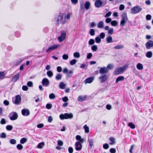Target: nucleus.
Instances as JSON below:
<instances>
[{
    "mask_svg": "<svg viewBox=\"0 0 153 153\" xmlns=\"http://www.w3.org/2000/svg\"><path fill=\"white\" fill-rule=\"evenodd\" d=\"M128 65H126L123 66L122 67H120L119 68H117L114 71V74L115 75H118L122 74L124 71L127 69Z\"/></svg>",
    "mask_w": 153,
    "mask_h": 153,
    "instance_id": "nucleus-1",
    "label": "nucleus"
},
{
    "mask_svg": "<svg viewBox=\"0 0 153 153\" xmlns=\"http://www.w3.org/2000/svg\"><path fill=\"white\" fill-rule=\"evenodd\" d=\"M73 117V115L71 113L69 114L66 113L64 114H61L59 115V118L62 120L64 119H71Z\"/></svg>",
    "mask_w": 153,
    "mask_h": 153,
    "instance_id": "nucleus-2",
    "label": "nucleus"
},
{
    "mask_svg": "<svg viewBox=\"0 0 153 153\" xmlns=\"http://www.w3.org/2000/svg\"><path fill=\"white\" fill-rule=\"evenodd\" d=\"M142 10V8L138 6H136L131 9V13L133 14H135L139 13Z\"/></svg>",
    "mask_w": 153,
    "mask_h": 153,
    "instance_id": "nucleus-3",
    "label": "nucleus"
},
{
    "mask_svg": "<svg viewBox=\"0 0 153 153\" xmlns=\"http://www.w3.org/2000/svg\"><path fill=\"white\" fill-rule=\"evenodd\" d=\"M121 16L122 20L120 23V25L121 26H123L124 25L125 23L127 22L128 19L126 13H123Z\"/></svg>",
    "mask_w": 153,
    "mask_h": 153,
    "instance_id": "nucleus-4",
    "label": "nucleus"
},
{
    "mask_svg": "<svg viewBox=\"0 0 153 153\" xmlns=\"http://www.w3.org/2000/svg\"><path fill=\"white\" fill-rule=\"evenodd\" d=\"M64 15L62 13H60L57 17V22L58 23L64 24L65 23V20H64Z\"/></svg>",
    "mask_w": 153,
    "mask_h": 153,
    "instance_id": "nucleus-5",
    "label": "nucleus"
},
{
    "mask_svg": "<svg viewBox=\"0 0 153 153\" xmlns=\"http://www.w3.org/2000/svg\"><path fill=\"white\" fill-rule=\"evenodd\" d=\"M9 117L11 120H14L17 119L18 115L16 112H12L10 114Z\"/></svg>",
    "mask_w": 153,
    "mask_h": 153,
    "instance_id": "nucleus-6",
    "label": "nucleus"
},
{
    "mask_svg": "<svg viewBox=\"0 0 153 153\" xmlns=\"http://www.w3.org/2000/svg\"><path fill=\"white\" fill-rule=\"evenodd\" d=\"M59 46V44H57L50 46L46 50V52L47 53H50L51 51L56 49Z\"/></svg>",
    "mask_w": 153,
    "mask_h": 153,
    "instance_id": "nucleus-7",
    "label": "nucleus"
},
{
    "mask_svg": "<svg viewBox=\"0 0 153 153\" xmlns=\"http://www.w3.org/2000/svg\"><path fill=\"white\" fill-rule=\"evenodd\" d=\"M21 98L20 96L19 95H17L15 96V100H13V103L16 105H19L21 101Z\"/></svg>",
    "mask_w": 153,
    "mask_h": 153,
    "instance_id": "nucleus-8",
    "label": "nucleus"
},
{
    "mask_svg": "<svg viewBox=\"0 0 153 153\" xmlns=\"http://www.w3.org/2000/svg\"><path fill=\"white\" fill-rule=\"evenodd\" d=\"M42 83L43 86L47 87L49 85L50 81L48 79L45 78L42 79Z\"/></svg>",
    "mask_w": 153,
    "mask_h": 153,
    "instance_id": "nucleus-9",
    "label": "nucleus"
},
{
    "mask_svg": "<svg viewBox=\"0 0 153 153\" xmlns=\"http://www.w3.org/2000/svg\"><path fill=\"white\" fill-rule=\"evenodd\" d=\"M145 46L146 48L147 49H149L153 48V41L149 40L145 44Z\"/></svg>",
    "mask_w": 153,
    "mask_h": 153,
    "instance_id": "nucleus-10",
    "label": "nucleus"
},
{
    "mask_svg": "<svg viewBox=\"0 0 153 153\" xmlns=\"http://www.w3.org/2000/svg\"><path fill=\"white\" fill-rule=\"evenodd\" d=\"M105 4H103V2L100 0H97L95 3V6L97 8H99L103 6Z\"/></svg>",
    "mask_w": 153,
    "mask_h": 153,
    "instance_id": "nucleus-11",
    "label": "nucleus"
},
{
    "mask_svg": "<svg viewBox=\"0 0 153 153\" xmlns=\"http://www.w3.org/2000/svg\"><path fill=\"white\" fill-rule=\"evenodd\" d=\"M99 78L100 82L102 83H103L107 79V76L105 74H103L100 76Z\"/></svg>",
    "mask_w": 153,
    "mask_h": 153,
    "instance_id": "nucleus-12",
    "label": "nucleus"
},
{
    "mask_svg": "<svg viewBox=\"0 0 153 153\" xmlns=\"http://www.w3.org/2000/svg\"><path fill=\"white\" fill-rule=\"evenodd\" d=\"M75 149L77 151L81 150L82 148V144L79 143V142H76L75 143Z\"/></svg>",
    "mask_w": 153,
    "mask_h": 153,
    "instance_id": "nucleus-13",
    "label": "nucleus"
},
{
    "mask_svg": "<svg viewBox=\"0 0 153 153\" xmlns=\"http://www.w3.org/2000/svg\"><path fill=\"white\" fill-rule=\"evenodd\" d=\"M108 72V69L106 67H104L100 68L99 71V72L101 74L107 73Z\"/></svg>",
    "mask_w": 153,
    "mask_h": 153,
    "instance_id": "nucleus-14",
    "label": "nucleus"
},
{
    "mask_svg": "<svg viewBox=\"0 0 153 153\" xmlns=\"http://www.w3.org/2000/svg\"><path fill=\"white\" fill-rule=\"evenodd\" d=\"M61 36L58 37V39L60 42H62L65 38L66 34L65 33L62 32Z\"/></svg>",
    "mask_w": 153,
    "mask_h": 153,
    "instance_id": "nucleus-15",
    "label": "nucleus"
},
{
    "mask_svg": "<svg viewBox=\"0 0 153 153\" xmlns=\"http://www.w3.org/2000/svg\"><path fill=\"white\" fill-rule=\"evenodd\" d=\"M21 112L22 115L25 116H28L30 114L29 111L27 109H22Z\"/></svg>",
    "mask_w": 153,
    "mask_h": 153,
    "instance_id": "nucleus-16",
    "label": "nucleus"
},
{
    "mask_svg": "<svg viewBox=\"0 0 153 153\" xmlns=\"http://www.w3.org/2000/svg\"><path fill=\"white\" fill-rule=\"evenodd\" d=\"M94 76H92L86 79L85 80V83L86 84L87 83H91L94 79Z\"/></svg>",
    "mask_w": 153,
    "mask_h": 153,
    "instance_id": "nucleus-17",
    "label": "nucleus"
},
{
    "mask_svg": "<svg viewBox=\"0 0 153 153\" xmlns=\"http://www.w3.org/2000/svg\"><path fill=\"white\" fill-rule=\"evenodd\" d=\"M88 142L89 143V148L91 149L94 144V140L92 139H88Z\"/></svg>",
    "mask_w": 153,
    "mask_h": 153,
    "instance_id": "nucleus-18",
    "label": "nucleus"
},
{
    "mask_svg": "<svg viewBox=\"0 0 153 153\" xmlns=\"http://www.w3.org/2000/svg\"><path fill=\"white\" fill-rule=\"evenodd\" d=\"M19 73L16 74V75H14L13 77L11 80L12 82H16L19 79Z\"/></svg>",
    "mask_w": 153,
    "mask_h": 153,
    "instance_id": "nucleus-19",
    "label": "nucleus"
},
{
    "mask_svg": "<svg viewBox=\"0 0 153 153\" xmlns=\"http://www.w3.org/2000/svg\"><path fill=\"white\" fill-rule=\"evenodd\" d=\"M124 79V77L122 76H120L118 77L115 81L116 83H117L119 81H123Z\"/></svg>",
    "mask_w": 153,
    "mask_h": 153,
    "instance_id": "nucleus-20",
    "label": "nucleus"
},
{
    "mask_svg": "<svg viewBox=\"0 0 153 153\" xmlns=\"http://www.w3.org/2000/svg\"><path fill=\"white\" fill-rule=\"evenodd\" d=\"M87 97L86 96H79L78 98V100L80 102H82L85 100Z\"/></svg>",
    "mask_w": 153,
    "mask_h": 153,
    "instance_id": "nucleus-21",
    "label": "nucleus"
},
{
    "mask_svg": "<svg viewBox=\"0 0 153 153\" xmlns=\"http://www.w3.org/2000/svg\"><path fill=\"white\" fill-rule=\"evenodd\" d=\"M106 42L108 43H112L113 42V41L112 38L111 36H109L106 38Z\"/></svg>",
    "mask_w": 153,
    "mask_h": 153,
    "instance_id": "nucleus-22",
    "label": "nucleus"
},
{
    "mask_svg": "<svg viewBox=\"0 0 153 153\" xmlns=\"http://www.w3.org/2000/svg\"><path fill=\"white\" fill-rule=\"evenodd\" d=\"M84 1H82L80 2V11L82 13H84L85 11V9L83 7Z\"/></svg>",
    "mask_w": 153,
    "mask_h": 153,
    "instance_id": "nucleus-23",
    "label": "nucleus"
},
{
    "mask_svg": "<svg viewBox=\"0 0 153 153\" xmlns=\"http://www.w3.org/2000/svg\"><path fill=\"white\" fill-rule=\"evenodd\" d=\"M90 3L89 1H86L84 5V7L85 9L86 10H88L89 9L90 6Z\"/></svg>",
    "mask_w": 153,
    "mask_h": 153,
    "instance_id": "nucleus-24",
    "label": "nucleus"
},
{
    "mask_svg": "<svg viewBox=\"0 0 153 153\" xmlns=\"http://www.w3.org/2000/svg\"><path fill=\"white\" fill-rule=\"evenodd\" d=\"M136 67L139 70H141L143 69V66L142 64L140 63H138L136 65Z\"/></svg>",
    "mask_w": 153,
    "mask_h": 153,
    "instance_id": "nucleus-25",
    "label": "nucleus"
},
{
    "mask_svg": "<svg viewBox=\"0 0 153 153\" xmlns=\"http://www.w3.org/2000/svg\"><path fill=\"white\" fill-rule=\"evenodd\" d=\"M104 23L103 21H100L97 25V27L99 28H102L104 27Z\"/></svg>",
    "mask_w": 153,
    "mask_h": 153,
    "instance_id": "nucleus-26",
    "label": "nucleus"
},
{
    "mask_svg": "<svg viewBox=\"0 0 153 153\" xmlns=\"http://www.w3.org/2000/svg\"><path fill=\"white\" fill-rule=\"evenodd\" d=\"M152 53L151 51H148L146 54V56L148 58H150L152 56Z\"/></svg>",
    "mask_w": 153,
    "mask_h": 153,
    "instance_id": "nucleus-27",
    "label": "nucleus"
},
{
    "mask_svg": "<svg viewBox=\"0 0 153 153\" xmlns=\"http://www.w3.org/2000/svg\"><path fill=\"white\" fill-rule=\"evenodd\" d=\"M109 140L111 142L109 144L111 145L114 144L115 143V139L114 137H111L109 139Z\"/></svg>",
    "mask_w": 153,
    "mask_h": 153,
    "instance_id": "nucleus-28",
    "label": "nucleus"
},
{
    "mask_svg": "<svg viewBox=\"0 0 153 153\" xmlns=\"http://www.w3.org/2000/svg\"><path fill=\"white\" fill-rule=\"evenodd\" d=\"M128 126L131 129H134L135 128V126L132 122L129 123L128 124Z\"/></svg>",
    "mask_w": 153,
    "mask_h": 153,
    "instance_id": "nucleus-29",
    "label": "nucleus"
},
{
    "mask_svg": "<svg viewBox=\"0 0 153 153\" xmlns=\"http://www.w3.org/2000/svg\"><path fill=\"white\" fill-rule=\"evenodd\" d=\"M83 128L85 130V133H88L89 132V128L86 125H85Z\"/></svg>",
    "mask_w": 153,
    "mask_h": 153,
    "instance_id": "nucleus-30",
    "label": "nucleus"
},
{
    "mask_svg": "<svg viewBox=\"0 0 153 153\" xmlns=\"http://www.w3.org/2000/svg\"><path fill=\"white\" fill-rule=\"evenodd\" d=\"M62 77V75L60 74H57L56 76L55 79L57 80H59L61 79Z\"/></svg>",
    "mask_w": 153,
    "mask_h": 153,
    "instance_id": "nucleus-31",
    "label": "nucleus"
},
{
    "mask_svg": "<svg viewBox=\"0 0 153 153\" xmlns=\"http://www.w3.org/2000/svg\"><path fill=\"white\" fill-rule=\"evenodd\" d=\"M65 83H64L63 82H60L59 84V87L62 89H64L65 88Z\"/></svg>",
    "mask_w": 153,
    "mask_h": 153,
    "instance_id": "nucleus-32",
    "label": "nucleus"
},
{
    "mask_svg": "<svg viewBox=\"0 0 153 153\" xmlns=\"http://www.w3.org/2000/svg\"><path fill=\"white\" fill-rule=\"evenodd\" d=\"M124 48V46L121 45H117L114 47V48L115 49H119Z\"/></svg>",
    "mask_w": 153,
    "mask_h": 153,
    "instance_id": "nucleus-33",
    "label": "nucleus"
},
{
    "mask_svg": "<svg viewBox=\"0 0 153 153\" xmlns=\"http://www.w3.org/2000/svg\"><path fill=\"white\" fill-rule=\"evenodd\" d=\"M73 73V71L72 70H70L69 71H68L67 73V76L69 77H70L72 76Z\"/></svg>",
    "mask_w": 153,
    "mask_h": 153,
    "instance_id": "nucleus-34",
    "label": "nucleus"
},
{
    "mask_svg": "<svg viewBox=\"0 0 153 153\" xmlns=\"http://www.w3.org/2000/svg\"><path fill=\"white\" fill-rule=\"evenodd\" d=\"M89 33L91 36H93L95 35V31L93 29H91L89 31Z\"/></svg>",
    "mask_w": 153,
    "mask_h": 153,
    "instance_id": "nucleus-35",
    "label": "nucleus"
},
{
    "mask_svg": "<svg viewBox=\"0 0 153 153\" xmlns=\"http://www.w3.org/2000/svg\"><path fill=\"white\" fill-rule=\"evenodd\" d=\"M97 47L96 45H94L91 46V49L92 51H96L97 50Z\"/></svg>",
    "mask_w": 153,
    "mask_h": 153,
    "instance_id": "nucleus-36",
    "label": "nucleus"
},
{
    "mask_svg": "<svg viewBox=\"0 0 153 153\" xmlns=\"http://www.w3.org/2000/svg\"><path fill=\"white\" fill-rule=\"evenodd\" d=\"M47 74L50 77H51L53 76V73L51 71H48L47 72Z\"/></svg>",
    "mask_w": 153,
    "mask_h": 153,
    "instance_id": "nucleus-37",
    "label": "nucleus"
},
{
    "mask_svg": "<svg viewBox=\"0 0 153 153\" xmlns=\"http://www.w3.org/2000/svg\"><path fill=\"white\" fill-rule=\"evenodd\" d=\"M45 144L44 142L39 143L37 146V147L39 149H42L43 146Z\"/></svg>",
    "mask_w": 153,
    "mask_h": 153,
    "instance_id": "nucleus-38",
    "label": "nucleus"
},
{
    "mask_svg": "<svg viewBox=\"0 0 153 153\" xmlns=\"http://www.w3.org/2000/svg\"><path fill=\"white\" fill-rule=\"evenodd\" d=\"M111 24L113 26H116L118 24L117 22L115 20L111 22Z\"/></svg>",
    "mask_w": 153,
    "mask_h": 153,
    "instance_id": "nucleus-39",
    "label": "nucleus"
},
{
    "mask_svg": "<svg viewBox=\"0 0 153 153\" xmlns=\"http://www.w3.org/2000/svg\"><path fill=\"white\" fill-rule=\"evenodd\" d=\"M95 40L97 43H99L101 41V39L99 36H97L95 38Z\"/></svg>",
    "mask_w": 153,
    "mask_h": 153,
    "instance_id": "nucleus-40",
    "label": "nucleus"
},
{
    "mask_svg": "<svg viewBox=\"0 0 153 153\" xmlns=\"http://www.w3.org/2000/svg\"><path fill=\"white\" fill-rule=\"evenodd\" d=\"M56 97L54 94L53 93H51L49 94V98L51 99H53Z\"/></svg>",
    "mask_w": 153,
    "mask_h": 153,
    "instance_id": "nucleus-41",
    "label": "nucleus"
},
{
    "mask_svg": "<svg viewBox=\"0 0 153 153\" xmlns=\"http://www.w3.org/2000/svg\"><path fill=\"white\" fill-rule=\"evenodd\" d=\"M13 126L10 125H8L6 126V129L8 131H11L13 129Z\"/></svg>",
    "mask_w": 153,
    "mask_h": 153,
    "instance_id": "nucleus-42",
    "label": "nucleus"
},
{
    "mask_svg": "<svg viewBox=\"0 0 153 153\" xmlns=\"http://www.w3.org/2000/svg\"><path fill=\"white\" fill-rule=\"evenodd\" d=\"M95 42L94 40L93 39H90L88 41V44L90 45H93Z\"/></svg>",
    "mask_w": 153,
    "mask_h": 153,
    "instance_id": "nucleus-43",
    "label": "nucleus"
},
{
    "mask_svg": "<svg viewBox=\"0 0 153 153\" xmlns=\"http://www.w3.org/2000/svg\"><path fill=\"white\" fill-rule=\"evenodd\" d=\"M74 56L76 58H78L80 56L79 53L76 52L74 53Z\"/></svg>",
    "mask_w": 153,
    "mask_h": 153,
    "instance_id": "nucleus-44",
    "label": "nucleus"
},
{
    "mask_svg": "<svg viewBox=\"0 0 153 153\" xmlns=\"http://www.w3.org/2000/svg\"><path fill=\"white\" fill-rule=\"evenodd\" d=\"M27 140L25 138H22L20 141V143L22 144H24L27 141Z\"/></svg>",
    "mask_w": 153,
    "mask_h": 153,
    "instance_id": "nucleus-45",
    "label": "nucleus"
},
{
    "mask_svg": "<svg viewBox=\"0 0 153 153\" xmlns=\"http://www.w3.org/2000/svg\"><path fill=\"white\" fill-rule=\"evenodd\" d=\"M77 62L76 59H73L70 62V64L71 65H73L75 64Z\"/></svg>",
    "mask_w": 153,
    "mask_h": 153,
    "instance_id": "nucleus-46",
    "label": "nucleus"
},
{
    "mask_svg": "<svg viewBox=\"0 0 153 153\" xmlns=\"http://www.w3.org/2000/svg\"><path fill=\"white\" fill-rule=\"evenodd\" d=\"M17 148L19 150H21L23 149V146L21 144H18L16 146Z\"/></svg>",
    "mask_w": 153,
    "mask_h": 153,
    "instance_id": "nucleus-47",
    "label": "nucleus"
},
{
    "mask_svg": "<svg viewBox=\"0 0 153 153\" xmlns=\"http://www.w3.org/2000/svg\"><path fill=\"white\" fill-rule=\"evenodd\" d=\"M105 36V34L104 32H102L100 34V37L101 39H103Z\"/></svg>",
    "mask_w": 153,
    "mask_h": 153,
    "instance_id": "nucleus-48",
    "label": "nucleus"
},
{
    "mask_svg": "<svg viewBox=\"0 0 153 153\" xmlns=\"http://www.w3.org/2000/svg\"><path fill=\"white\" fill-rule=\"evenodd\" d=\"M27 85L29 87H33V83L31 81L28 82L27 83Z\"/></svg>",
    "mask_w": 153,
    "mask_h": 153,
    "instance_id": "nucleus-49",
    "label": "nucleus"
},
{
    "mask_svg": "<svg viewBox=\"0 0 153 153\" xmlns=\"http://www.w3.org/2000/svg\"><path fill=\"white\" fill-rule=\"evenodd\" d=\"M68 58V56L66 54H64L62 56V59L64 60H67Z\"/></svg>",
    "mask_w": 153,
    "mask_h": 153,
    "instance_id": "nucleus-50",
    "label": "nucleus"
},
{
    "mask_svg": "<svg viewBox=\"0 0 153 153\" xmlns=\"http://www.w3.org/2000/svg\"><path fill=\"white\" fill-rule=\"evenodd\" d=\"M46 108L48 109H51L52 107V105L51 104H47L46 105Z\"/></svg>",
    "mask_w": 153,
    "mask_h": 153,
    "instance_id": "nucleus-51",
    "label": "nucleus"
},
{
    "mask_svg": "<svg viewBox=\"0 0 153 153\" xmlns=\"http://www.w3.org/2000/svg\"><path fill=\"white\" fill-rule=\"evenodd\" d=\"M103 147L104 149H106L108 148L109 146L108 144L105 143L103 145Z\"/></svg>",
    "mask_w": 153,
    "mask_h": 153,
    "instance_id": "nucleus-52",
    "label": "nucleus"
},
{
    "mask_svg": "<svg viewBox=\"0 0 153 153\" xmlns=\"http://www.w3.org/2000/svg\"><path fill=\"white\" fill-rule=\"evenodd\" d=\"M62 101L65 102H67L68 100V97L65 96L64 97H63L62 99Z\"/></svg>",
    "mask_w": 153,
    "mask_h": 153,
    "instance_id": "nucleus-53",
    "label": "nucleus"
},
{
    "mask_svg": "<svg viewBox=\"0 0 153 153\" xmlns=\"http://www.w3.org/2000/svg\"><path fill=\"white\" fill-rule=\"evenodd\" d=\"M114 32V30L113 28L110 29L108 31V33L110 35H112Z\"/></svg>",
    "mask_w": 153,
    "mask_h": 153,
    "instance_id": "nucleus-54",
    "label": "nucleus"
},
{
    "mask_svg": "<svg viewBox=\"0 0 153 153\" xmlns=\"http://www.w3.org/2000/svg\"><path fill=\"white\" fill-rule=\"evenodd\" d=\"M114 65L111 64H109L107 66V68L109 69H111L113 68Z\"/></svg>",
    "mask_w": 153,
    "mask_h": 153,
    "instance_id": "nucleus-55",
    "label": "nucleus"
},
{
    "mask_svg": "<svg viewBox=\"0 0 153 153\" xmlns=\"http://www.w3.org/2000/svg\"><path fill=\"white\" fill-rule=\"evenodd\" d=\"M10 143L12 144H15L16 143V141L14 139H12L10 140Z\"/></svg>",
    "mask_w": 153,
    "mask_h": 153,
    "instance_id": "nucleus-56",
    "label": "nucleus"
},
{
    "mask_svg": "<svg viewBox=\"0 0 153 153\" xmlns=\"http://www.w3.org/2000/svg\"><path fill=\"white\" fill-rule=\"evenodd\" d=\"M22 61V60L21 59H19L16 60V65H19Z\"/></svg>",
    "mask_w": 153,
    "mask_h": 153,
    "instance_id": "nucleus-57",
    "label": "nucleus"
},
{
    "mask_svg": "<svg viewBox=\"0 0 153 153\" xmlns=\"http://www.w3.org/2000/svg\"><path fill=\"white\" fill-rule=\"evenodd\" d=\"M111 11L105 14L104 16L105 18H107L109 17L111 15Z\"/></svg>",
    "mask_w": 153,
    "mask_h": 153,
    "instance_id": "nucleus-58",
    "label": "nucleus"
},
{
    "mask_svg": "<svg viewBox=\"0 0 153 153\" xmlns=\"http://www.w3.org/2000/svg\"><path fill=\"white\" fill-rule=\"evenodd\" d=\"M151 16L150 15L148 14L146 16V19L147 20H149L151 19Z\"/></svg>",
    "mask_w": 153,
    "mask_h": 153,
    "instance_id": "nucleus-59",
    "label": "nucleus"
},
{
    "mask_svg": "<svg viewBox=\"0 0 153 153\" xmlns=\"http://www.w3.org/2000/svg\"><path fill=\"white\" fill-rule=\"evenodd\" d=\"M111 19L110 18H107L106 19L105 22L106 23H108L111 22Z\"/></svg>",
    "mask_w": 153,
    "mask_h": 153,
    "instance_id": "nucleus-60",
    "label": "nucleus"
},
{
    "mask_svg": "<svg viewBox=\"0 0 153 153\" xmlns=\"http://www.w3.org/2000/svg\"><path fill=\"white\" fill-rule=\"evenodd\" d=\"M22 89L23 91H27L28 90V88L27 86L23 85L22 87Z\"/></svg>",
    "mask_w": 153,
    "mask_h": 153,
    "instance_id": "nucleus-61",
    "label": "nucleus"
},
{
    "mask_svg": "<svg viewBox=\"0 0 153 153\" xmlns=\"http://www.w3.org/2000/svg\"><path fill=\"white\" fill-rule=\"evenodd\" d=\"M110 152L111 153H115L116 152V150L115 149L111 148L110 149Z\"/></svg>",
    "mask_w": 153,
    "mask_h": 153,
    "instance_id": "nucleus-62",
    "label": "nucleus"
},
{
    "mask_svg": "<svg viewBox=\"0 0 153 153\" xmlns=\"http://www.w3.org/2000/svg\"><path fill=\"white\" fill-rule=\"evenodd\" d=\"M6 134L4 133H2L1 134V138H5L6 137Z\"/></svg>",
    "mask_w": 153,
    "mask_h": 153,
    "instance_id": "nucleus-63",
    "label": "nucleus"
},
{
    "mask_svg": "<svg viewBox=\"0 0 153 153\" xmlns=\"http://www.w3.org/2000/svg\"><path fill=\"white\" fill-rule=\"evenodd\" d=\"M68 152L69 153H72L73 151V148L72 147H69L68 149Z\"/></svg>",
    "mask_w": 153,
    "mask_h": 153,
    "instance_id": "nucleus-64",
    "label": "nucleus"
}]
</instances>
